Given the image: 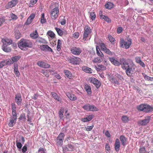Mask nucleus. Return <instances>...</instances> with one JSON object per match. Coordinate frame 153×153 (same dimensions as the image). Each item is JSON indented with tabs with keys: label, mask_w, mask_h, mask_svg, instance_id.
<instances>
[{
	"label": "nucleus",
	"mask_w": 153,
	"mask_h": 153,
	"mask_svg": "<svg viewBox=\"0 0 153 153\" xmlns=\"http://www.w3.org/2000/svg\"><path fill=\"white\" fill-rule=\"evenodd\" d=\"M41 50L45 51H48L53 52L52 49L47 45H42L40 46Z\"/></svg>",
	"instance_id": "dca6fc26"
},
{
	"label": "nucleus",
	"mask_w": 153,
	"mask_h": 153,
	"mask_svg": "<svg viewBox=\"0 0 153 153\" xmlns=\"http://www.w3.org/2000/svg\"><path fill=\"white\" fill-rule=\"evenodd\" d=\"M142 74L144 77V78L145 79V80H148V81H151V79H152L151 77L148 76L147 75H146L144 73H143Z\"/></svg>",
	"instance_id": "3c124183"
},
{
	"label": "nucleus",
	"mask_w": 153,
	"mask_h": 153,
	"mask_svg": "<svg viewBox=\"0 0 153 153\" xmlns=\"http://www.w3.org/2000/svg\"><path fill=\"white\" fill-rule=\"evenodd\" d=\"M22 143L19 142L18 141H16V146L18 149H21L22 146Z\"/></svg>",
	"instance_id": "603ef678"
},
{
	"label": "nucleus",
	"mask_w": 153,
	"mask_h": 153,
	"mask_svg": "<svg viewBox=\"0 0 153 153\" xmlns=\"http://www.w3.org/2000/svg\"><path fill=\"white\" fill-rule=\"evenodd\" d=\"M45 14L44 13H42L41 15L40 22L42 24L45 23L46 22V19L45 18Z\"/></svg>",
	"instance_id": "ea45409f"
},
{
	"label": "nucleus",
	"mask_w": 153,
	"mask_h": 153,
	"mask_svg": "<svg viewBox=\"0 0 153 153\" xmlns=\"http://www.w3.org/2000/svg\"><path fill=\"white\" fill-rule=\"evenodd\" d=\"M136 68V66L135 64L132 61H131L129 63L128 65L124 66L123 68L125 70V72L127 75L129 77H131L134 73Z\"/></svg>",
	"instance_id": "f257e3e1"
},
{
	"label": "nucleus",
	"mask_w": 153,
	"mask_h": 153,
	"mask_svg": "<svg viewBox=\"0 0 153 153\" xmlns=\"http://www.w3.org/2000/svg\"><path fill=\"white\" fill-rule=\"evenodd\" d=\"M66 148L67 151H73L74 149V146L70 144H69L66 147Z\"/></svg>",
	"instance_id": "79ce46f5"
},
{
	"label": "nucleus",
	"mask_w": 153,
	"mask_h": 153,
	"mask_svg": "<svg viewBox=\"0 0 153 153\" xmlns=\"http://www.w3.org/2000/svg\"><path fill=\"white\" fill-rule=\"evenodd\" d=\"M7 64V61H3L0 62V68Z\"/></svg>",
	"instance_id": "6e6d98bb"
},
{
	"label": "nucleus",
	"mask_w": 153,
	"mask_h": 153,
	"mask_svg": "<svg viewBox=\"0 0 153 153\" xmlns=\"http://www.w3.org/2000/svg\"><path fill=\"white\" fill-rule=\"evenodd\" d=\"M64 137L65 135L64 133H61L59 134L56 140V142L58 145L60 146L62 145Z\"/></svg>",
	"instance_id": "6e6552de"
},
{
	"label": "nucleus",
	"mask_w": 153,
	"mask_h": 153,
	"mask_svg": "<svg viewBox=\"0 0 153 153\" xmlns=\"http://www.w3.org/2000/svg\"><path fill=\"white\" fill-rule=\"evenodd\" d=\"M47 34L50 36L52 39H53L55 36V34L51 30L48 31L47 33Z\"/></svg>",
	"instance_id": "37998d69"
},
{
	"label": "nucleus",
	"mask_w": 153,
	"mask_h": 153,
	"mask_svg": "<svg viewBox=\"0 0 153 153\" xmlns=\"http://www.w3.org/2000/svg\"><path fill=\"white\" fill-rule=\"evenodd\" d=\"M19 119L20 120H23L24 121H25L26 120L25 114H21L20 117L19 118Z\"/></svg>",
	"instance_id": "13d9d810"
},
{
	"label": "nucleus",
	"mask_w": 153,
	"mask_h": 153,
	"mask_svg": "<svg viewBox=\"0 0 153 153\" xmlns=\"http://www.w3.org/2000/svg\"><path fill=\"white\" fill-rule=\"evenodd\" d=\"M90 105L89 104L84 105L83 107V108L84 110L87 111H89Z\"/></svg>",
	"instance_id": "8fccbe9b"
},
{
	"label": "nucleus",
	"mask_w": 153,
	"mask_h": 153,
	"mask_svg": "<svg viewBox=\"0 0 153 153\" xmlns=\"http://www.w3.org/2000/svg\"><path fill=\"white\" fill-rule=\"evenodd\" d=\"M51 94L55 100L59 102L60 101L61 98L56 93L52 92L51 93Z\"/></svg>",
	"instance_id": "7c9ffc66"
},
{
	"label": "nucleus",
	"mask_w": 153,
	"mask_h": 153,
	"mask_svg": "<svg viewBox=\"0 0 153 153\" xmlns=\"http://www.w3.org/2000/svg\"><path fill=\"white\" fill-rule=\"evenodd\" d=\"M64 73L67 77H68L70 79H71L72 78V74L69 71L67 70H64Z\"/></svg>",
	"instance_id": "2f4dec72"
},
{
	"label": "nucleus",
	"mask_w": 153,
	"mask_h": 153,
	"mask_svg": "<svg viewBox=\"0 0 153 153\" xmlns=\"http://www.w3.org/2000/svg\"><path fill=\"white\" fill-rule=\"evenodd\" d=\"M135 60L136 62L137 63H138L139 62L142 61L141 60L140 57L138 56L136 57L135 58Z\"/></svg>",
	"instance_id": "774afa93"
},
{
	"label": "nucleus",
	"mask_w": 153,
	"mask_h": 153,
	"mask_svg": "<svg viewBox=\"0 0 153 153\" xmlns=\"http://www.w3.org/2000/svg\"><path fill=\"white\" fill-rule=\"evenodd\" d=\"M94 126L93 125L87 126V127L86 128V130L87 131H90L92 129Z\"/></svg>",
	"instance_id": "69168bd1"
},
{
	"label": "nucleus",
	"mask_w": 153,
	"mask_h": 153,
	"mask_svg": "<svg viewBox=\"0 0 153 153\" xmlns=\"http://www.w3.org/2000/svg\"><path fill=\"white\" fill-rule=\"evenodd\" d=\"M16 141H18L20 143H21L22 144H23L25 142V138L24 137L22 136H19V138H16Z\"/></svg>",
	"instance_id": "a19ab883"
},
{
	"label": "nucleus",
	"mask_w": 153,
	"mask_h": 153,
	"mask_svg": "<svg viewBox=\"0 0 153 153\" xmlns=\"http://www.w3.org/2000/svg\"><path fill=\"white\" fill-rule=\"evenodd\" d=\"M92 32V29L88 25H86L84 27V32L83 34V39L84 41L86 40L89 34Z\"/></svg>",
	"instance_id": "39448f33"
},
{
	"label": "nucleus",
	"mask_w": 153,
	"mask_h": 153,
	"mask_svg": "<svg viewBox=\"0 0 153 153\" xmlns=\"http://www.w3.org/2000/svg\"><path fill=\"white\" fill-rule=\"evenodd\" d=\"M20 58L19 56H15L11 58V59H9L7 61V65H11L13 64L15 62L17 61Z\"/></svg>",
	"instance_id": "ddd939ff"
},
{
	"label": "nucleus",
	"mask_w": 153,
	"mask_h": 153,
	"mask_svg": "<svg viewBox=\"0 0 153 153\" xmlns=\"http://www.w3.org/2000/svg\"><path fill=\"white\" fill-rule=\"evenodd\" d=\"M17 0H12L9 2L5 6L6 9H9L15 7L18 3Z\"/></svg>",
	"instance_id": "1a4fd4ad"
},
{
	"label": "nucleus",
	"mask_w": 153,
	"mask_h": 153,
	"mask_svg": "<svg viewBox=\"0 0 153 153\" xmlns=\"http://www.w3.org/2000/svg\"><path fill=\"white\" fill-rule=\"evenodd\" d=\"M123 122L124 123H127L128 121V118L126 116H123L121 118Z\"/></svg>",
	"instance_id": "49530a36"
},
{
	"label": "nucleus",
	"mask_w": 153,
	"mask_h": 153,
	"mask_svg": "<svg viewBox=\"0 0 153 153\" xmlns=\"http://www.w3.org/2000/svg\"><path fill=\"white\" fill-rule=\"evenodd\" d=\"M108 38L109 40L111 43H113V42H114L115 39L111 36L108 35Z\"/></svg>",
	"instance_id": "bf43d9fd"
},
{
	"label": "nucleus",
	"mask_w": 153,
	"mask_h": 153,
	"mask_svg": "<svg viewBox=\"0 0 153 153\" xmlns=\"http://www.w3.org/2000/svg\"><path fill=\"white\" fill-rule=\"evenodd\" d=\"M137 108L139 111L146 113L153 111V108L147 104H141L137 106Z\"/></svg>",
	"instance_id": "7ed1b4c3"
},
{
	"label": "nucleus",
	"mask_w": 153,
	"mask_h": 153,
	"mask_svg": "<svg viewBox=\"0 0 153 153\" xmlns=\"http://www.w3.org/2000/svg\"><path fill=\"white\" fill-rule=\"evenodd\" d=\"M5 21V19L4 18H0V26L3 24Z\"/></svg>",
	"instance_id": "0e129e2a"
},
{
	"label": "nucleus",
	"mask_w": 153,
	"mask_h": 153,
	"mask_svg": "<svg viewBox=\"0 0 153 153\" xmlns=\"http://www.w3.org/2000/svg\"><path fill=\"white\" fill-rule=\"evenodd\" d=\"M35 14H31L27 20L26 22V24L27 25H29L30 24L31 22L33 19L35 18Z\"/></svg>",
	"instance_id": "5701e85b"
},
{
	"label": "nucleus",
	"mask_w": 153,
	"mask_h": 153,
	"mask_svg": "<svg viewBox=\"0 0 153 153\" xmlns=\"http://www.w3.org/2000/svg\"><path fill=\"white\" fill-rule=\"evenodd\" d=\"M93 115H89L87 117H84L81 119V120L83 122H86L90 121L93 118Z\"/></svg>",
	"instance_id": "393cba45"
},
{
	"label": "nucleus",
	"mask_w": 153,
	"mask_h": 153,
	"mask_svg": "<svg viewBox=\"0 0 153 153\" xmlns=\"http://www.w3.org/2000/svg\"><path fill=\"white\" fill-rule=\"evenodd\" d=\"M11 108L12 110V115L13 116L17 117V112L16 111V107L14 103L11 104Z\"/></svg>",
	"instance_id": "aec40b11"
},
{
	"label": "nucleus",
	"mask_w": 153,
	"mask_h": 153,
	"mask_svg": "<svg viewBox=\"0 0 153 153\" xmlns=\"http://www.w3.org/2000/svg\"><path fill=\"white\" fill-rule=\"evenodd\" d=\"M103 59L100 57H97L95 58L93 60V62L95 63H99L101 62Z\"/></svg>",
	"instance_id": "58836bf2"
},
{
	"label": "nucleus",
	"mask_w": 153,
	"mask_h": 153,
	"mask_svg": "<svg viewBox=\"0 0 153 153\" xmlns=\"http://www.w3.org/2000/svg\"><path fill=\"white\" fill-rule=\"evenodd\" d=\"M38 0H31L29 4V7H32L36 3Z\"/></svg>",
	"instance_id": "c03bdc74"
},
{
	"label": "nucleus",
	"mask_w": 153,
	"mask_h": 153,
	"mask_svg": "<svg viewBox=\"0 0 153 153\" xmlns=\"http://www.w3.org/2000/svg\"><path fill=\"white\" fill-rule=\"evenodd\" d=\"M100 19H103L105 21L108 23H110L111 22V20L107 16L103 15H101L100 16Z\"/></svg>",
	"instance_id": "cd10ccee"
},
{
	"label": "nucleus",
	"mask_w": 153,
	"mask_h": 153,
	"mask_svg": "<svg viewBox=\"0 0 153 153\" xmlns=\"http://www.w3.org/2000/svg\"><path fill=\"white\" fill-rule=\"evenodd\" d=\"M46 152V149L44 148L40 147L39 149L38 153H44Z\"/></svg>",
	"instance_id": "4d7b16f0"
},
{
	"label": "nucleus",
	"mask_w": 153,
	"mask_h": 153,
	"mask_svg": "<svg viewBox=\"0 0 153 153\" xmlns=\"http://www.w3.org/2000/svg\"><path fill=\"white\" fill-rule=\"evenodd\" d=\"M82 70L87 73H92V71L91 68L87 66H84L82 68Z\"/></svg>",
	"instance_id": "473e14b6"
},
{
	"label": "nucleus",
	"mask_w": 153,
	"mask_h": 153,
	"mask_svg": "<svg viewBox=\"0 0 153 153\" xmlns=\"http://www.w3.org/2000/svg\"><path fill=\"white\" fill-rule=\"evenodd\" d=\"M120 43L121 47L124 48L125 49H128L131 44V40L130 39H125V40L122 39H120Z\"/></svg>",
	"instance_id": "20e7f679"
},
{
	"label": "nucleus",
	"mask_w": 153,
	"mask_h": 153,
	"mask_svg": "<svg viewBox=\"0 0 153 153\" xmlns=\"http://www.w3.org/2000/svg\"><path fill=\"white\" fill-rule=\"evenodd\" d=\"M59 10L57 7H55L52 9L51 12V16L53 19H55L58 16Z\"/></svg>",
	"instance_id": "0eeeda50"
},
{
	"label": "nucleus",
	"mask_w": 153,
	"mask_h": 153,
	"mask_svg": "<svg viewBox=\"0 0 153 153\" xmlns=\"http://www.w3.org/2000/svg\"><path fill=\"white\" fill-rule=\"evenodd\" d=\"M111 81V82L114 83V84L119 85L120 84L119 82L117 81V79H116L113 76H111L109 77Z\"/></svg>",
	"instance_id": "f704fd0d"
},
{
	"label": "nucleus",
	"mask_w": 153,
	"mask_h": 153,
	"mask_svg": "<svg viewBox=\"0 0 153 153\" xmlns=\"http://www.w3.org/2000/svg\"><path fill=\"white\" fill-rule=\"evenodd\" d=\"M120 147V142L118 139H116L114 143V148L116 151L117 152L119 150Z\"/></svg>",
	"instance_id": "412c9836"
},
{
	"label": "nucleus",
	"mask_w": 153,
	"mask_h": 153,
	"mask_svg": "<svg viewBox=\"0 0 153 153\" xmlns=\"http://www.w3.org/2000/svg\"><path fill=\"white\" fill-rule=\"evenodd\" d=\"M17 119V117L11 116L10 118L8 124V126L10 127H12L14 126L16 123Z\"/></svg>",
	"instance_id": "f8f14e48"
},
{
	"label": "nucleus",
	"mask_w": 153,
	"mask_h": 153,
	"mask_svg": "<svg viewBox=\"0 0 153 153\" xmlns=\"http://www.w3.org/2000/svg\"><path fill=\"white\" fill-rule=\"evenodd\" d=\"M37 65L40 67L44 68H48L50 67V65L42 61H39L38 62Z\"/></svg>",
	"instance_id": "4468645a"
},
{
	"label": "nucleus",
	"mask_w": 153,
	"mask_h": 153,
	"mask_svg": "<svg viewBox=\"0 0 153 153\" xmlns=\"http://www.w3.org/2000/svg\"><path fill=\"white\" fill-rule=\"evenodd\" d=\"M99 111V109L93 105H90L89 111Z\"/></svg>",
	"instance_id": "72a5a7b5"
},
{
	"label": "nucleus",
	"mask_w": 153,
	"mask_h": 153,
	"mask_svg": "<svg viewBox=\"0 0 153 153\" xmlns=\"http://www.w3.org/2000/svg\"><path fill=\"white\" fill-rule=\"evenodd\" d=\"M109 59L111 63L115 65L119 66L120 65V62L113 58H109Z\"/></svg>",
	"instance_id": "a878e982"
},
{
	"label": "nucleus",
	"mask_w": 153,
	"mask_h": 153,
	"mask_svg": "<svg viewBox=\"0 0 153 153\" xmlns=\"http://www.w3.org/2000/svg\"><path fill=\"white\" fill-rule=\"evenodd\" d=\"M96 49L97 55L100 56V58H102V59H103L104 58V55L101 51H100V49L98 46H96Z\"/></svg>",
	"instance_id": "bb28decb"
},
{
	"label": "nucleus",
	"mask_w": 153,
	"mask_h": 153,
	"mask_svg": "<svg viewBox=\"0 0 153 153\" xmlns=\"http://www.w3.org/2000/svg\"><path fill=\"white\" fill-rule=\"evenodd\" d=\"M10 15L11 18H12V19H13V20H16L18 18L17 16H16L15 14L11 13L10 14Z\"/></svg>",
	"instance_id": "680f3d73"
},
{
	"label": "nucleus",
	"mask_w": 153,
	"mask_h": 153,
	"mask_svg": "<svg viewBox=\"0 0 153 153\" xmlns=\"http://www.w3.org/2000/svg\"><path fill=\"white\" fill-rule=\"evenodd\" d=\"M71 53L74 55H79L82 52L81 49L79 47H73L71 49Z\"/></svg>",
	"instance_id": "9b49d317"
},
{
	"label": "nucleus",
	"mask_w": 153,
	"mask_h": 153,
	"mask_svg": "<svg viewBox=\"0 0 153 153\" xmlns=\"http://www.w3.org/2000/svg\"><path fill=\"white\" fill-rule=\"evenodd\" d=\"M2 42L3 43V45H10L12 42V41L8 38L5 37L2 39Z\"/></svg>",
	"instance_id": "a211bd4d"
},
{
	"label": "nucleus",
	"mask_w": 153,
	"mask_h": 153,
	"mask_svg": "<svg viewBox=\"0 0 153 153\" xmlns=\"http://www.w3.org/2000/svg\"><path fill=\"white\" fill-rule=\"evenodd\" d=\"M13 70L14 73L16 76L18 77L20 75V73L18 70V64L15 63L14 65Z\"/></svg>",
	"instance_id": "b1692460"
},
{
	"label": "nucleus",
	"mask_w": 153,
	"mask_h": 153,
	"mask_svg": "<svg viewBox=\"0 0 153 153\" xmlns=\"http://www.w3.org/2000/svg\"><path fill=\"white\" fill-rule=\"evenodd\" d=\"M1 48L3 51L5 52H9L11 51V48L7 46V45H2Z\"/></svg>",
	"instance_id": "c756f323"
},
{
	"label": "nucleus",
	"mask_w": 153,
	"mask_h": 153,
	"mask_svg": "<svg viewBox=\"0 0 153 153\" xmlns=\"http://www.w3.org/2000/svg\"><path fill=\"white\" fill-rule=\"evenodd\" d=\"M37 42L40 43L47 44V42L44 39L42 38H39L37 39Z\"/></svg>",
	"instance_id": "4c0bfd02"
},
{
	"label": "nucleus",
	"mask_w": 153,
	"mask_h": 153,
	"mask_svg": "<svg viewBox=\"0 0 153 153\" xmlns=\"http://www.w3.org/2000/svg\"><path fill=\"white\" fill-rule=\"evenodd\" d=\"M66 95L71 100L74 101L77 99L76 96L73 94L68 92L66 93Z\"/></svg>",
	"instance_id": "6ab92c4d"
},
{
	"label": "nucleus",
	"mask_w": 153,
	"mask_h": 153,
	"mask_svg": "<svg viewBox=\"0 0 153 153\" xmlns=\"http://www.w3.org/2000/svg\"><path fill=\"white\" fill-rule=\"evenodd\" d=\"M90 17L92 21L94 20L96 18V15L94 12H91L90 13Z\"/></svg>",
	"instance_id": "de8ad7c7"
},
{
	"label": "nucleus",
	"mask_w": 153,
	"mask_h": 153,
	"mask_svg": "<svg viewBox=\"0 0 153 153\" xmlns=\"http://www.w3.org/2000/svg\"><path fill=\"white\" fill-rule=\"evenodd\" d=\"M98 67L100 68L102 71H104L106 69V67L102 65H98Z\"/></svg>",
	"instance_id": "e2e57ef3"
},
{
	"label": "nucleus",
	"mask_w": 153,
	"mask_h": 153,
	"mask_svg": "<svg viewBox=\"0 0 153 153\" xmlns=\"http://www.w3.org/2000/svg\"><path fill=\"white\" fill-rule=\"evenodd\" d=\"M15 101L18 105H19L21 104L22 99L21 94H20L15 95Z\"/></svg>",
	"instance_id": "2eb2a0df"
},
{
	"label": "nucleus",
	"mask_w": 153,
	"mask_h": 153,
	"mask_svg": "<svg viewBox=\"0 0 153 153\" xmlns=\"http://www.w3.org/2000/svg\"><path fill=\"white\" fill-rule=\"evenodd\" d=\"M120 139L122 144L123 146H125L126 142V137L124 136L121 135L120 137Z\"/></svg>",
	"instance_id": "c85d7f7f"
},
{
	"label": "nucleus",
	"mask_w": 153,
	"mask_h": 153,
	"mask_svg": "<svg viewBox=\"0 0 153 153\" xmlns=\"http://www.w3.org/2000/svg\"><path fill=\"white\" fill-rule=\"evenodd\" d=\"M19 47L23 50H26L28 48H31L33 45L29 40L22 39L18 43Z\"/></svg>",
	"instance_id": "f03ea898"
},
{
	"label": "nucleus",
	"mask_w": 153,
	"mask_h": 153,
	"mask_svg": "<svg viewBox=\"0 0 153 153\" xmlns=\"http://www.w3.org/2000/svg\"><path fill=\"white\" fill-rule=\"evenodd\" d=\"M89 80L90 82L93 83L97 88H99L100 87L101 85V82L95 78L91 77Z\"/></svg>",
	"instance_id": "9d476101"
},
{
	"label": "nucleus",
	"mask_w": 153,
	"mask_h": 153,
	"mask_svg": "<svg viewBox=\"0 0 153 153\" xmlns=\"http://www.w3.org/2000/svg\"><path fill=\"white\" fill-rule=\"evenodd\" d=\"M55 29L56 30L58 35L60 36H62L64 33L66 34L68 33L66 30H65L64 31H63L60 28L57 27H55Z\"/></svg>",
	"instance_id": "4be33fe9"
},
{
	"label": "nucleus",
	"mask_w": 153,
	"mask_h": 153,
	"mask_svg": "<svg viewBox=\"0 0 153 153\" xmlns=\"http://www.w3.org/2000/svg\"><path fill=\"white\" fill-rule=\"evenodd\" d=\"M113 4L111 2L107 3L105 5V8L109 9H111L113 7Z\"/></svg>",
	"instance_id": "e433bc0d"
},
{
	"label": "nucleus",
	"mask_w": 153,
	"mask_h": 153,
	"mask_svg": "<svg viewBox=\"0 0 153 153\" xmlns=\"http://www.w3.org/2000/svg\"><path fill=\"white\" fill-rule=\"evenodd\" d=\"M99 45L103 51L106 48L105 44L102 42L101 43L100 42Z\"/></svg>",
	"instance_id": "5fc2aeb1"
},
{
	"label": "nucleus",
	"mask_w": 153,
	"mask_h": 153,
	"mask_svg": "<svg viewBox=\"0 0 153 153\" xmlns=\"http://www.w3.org/2000/svg\"><path fill=\"white\" fill-rule=\"evenodd\" d=\"M150 119V117H146L144 120L139 121L138 122V124L140 126H145L149 122Z\"/></svg>",
	"instance_id": "f3484780"
},
{
	"label": "nucleus",
	"mask_w": 153,
	"mask_h": 153,
	"mask_svg": "<svg viewBox=\"0 0 153 153\" xmlns=\"http://www.w3.org/2000/svg\"><path fill=\"white\" fill-rule=\"evenodd\" d=\"M123 28L121 27H119L117 29V33H121L123 31Z\"/></svg>",
	"instance_id": "338daca9"
},
{
	"label": "nucleus",
	"mask_w": 153,
	"mask_h": 153,
	"mask_svg": "<svg viewBox=\"0 0 153 153\" xmlns=\"http://www.w3.org/2000/svg\"><path fill=\"white\" fill-rule=\"evenodd\" d=\"M15 37L16 39H18L20 38L21 36V34L18 31H16L15 32Z\"/></svg>",
	"instance_id": "09e8293b"
},
{
	"label": "nucleus",
	"mask_w": 153,
	"mask_h": 153,
	"mask_svg": "<svg viewBox=\"0 0 153 153\" xmlns=\"http://www.w3.org/2000/svg\"><path fill=\"white\" fill-rule=\"evenodd\" d=\"M103 51L110 55L111 56L112 55V53L111 52V51L109 49H107V48H106L105 50H104Z\"/></svg>",
	"instance_id": "864d4df0"
},
{
	"label": "nucleus",
	"mask_w": 153,
	"mask_h": 153,
	"mask_svg": "<svg viewBox=\"0 0 153 153\" xmlns=\"http://www.w3.org/2000/svg\"><path fill=\"white\" fill-rule=\"evenodd\" d=\"M115 76H116V77L121 80L123 79V77L120 74H118L117 73H115Z\"/></svg>",
	"instance_id": "052dcab7"
},
{
	"label": "nucleus",
	"mask_w": 153,
	"mask_h": 153,
	"mask_svg": "<svg viewBox=\"0 0 153 153\" xmlns=\"http://www.w3.org/2000/svg\"><path fill=\"white\" fill-rule=\"evenodd\" d=\"M30 36L33 39H36L38 37V35L37 34V31L36 30L35 32L34 33L30 34Z\"/></svg>",
	"instance_id": "a18cd8bd"
},
{
	"label": "nucleus",
	"mask_w": 153,
	"mask_h": 153,
	"mask_svg": "<svg viewBox=\"0 0 153 153\" xmlns=\"http://www.w3.org/2000/svg\"><path fill=\"white\" fill-rule=\"evenodd\" d=\"M64 109L63 107H61L59 112V115L60 119H61L63 118V115L64 112Z\"/></svg>",
	"instance_id": "c9c22d12"
},
{
	"label": "nucleus",
	"mask_w": 153,
	"mask_h": 153,
	"mask_svg": "<svg viewBox=\"0 0 153 153\" xmlns=\"http://www.w3.org/2000/svg\"><path fill=\"white\" fill-rule=\"evenodd\" d=\"M68 61L74 65H79L81 62V59L75 56L70 57L68 60Z\"/></svg>",
	"instance_id": "423d86ee"
}]
</instances>
